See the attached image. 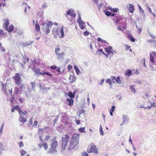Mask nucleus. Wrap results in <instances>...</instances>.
<instances>
[{"instance_id": "nucleus-1", "label": "nucleus", "mask_w": 156, "mask_h": 156, "mask_svg": "<svg viewBox=\"0 0 156 156\" xmlns=\"http://www.w3.org/2000/svg\"><path fill=\"white\" fill-rule=\"evenodd\" d=\"M79 135L77 133L74 134L72 136L69 141V147L68 150H71L74 148L79 143Z\"/></svg>"}, {"instance_id": "nucleus-2", "label": "nucleus", "mask_w": 156, "mask_h": 156, "mask_svg": "<svg viewBox=\"0 0 156 156\" xmlns=\"http://www.w3.org/2000/svg\"><path fill=\"white\" fill-rule=\"evenodd\" d=\"M53 25V23L51 21H50L47 23H43L42 24V29L43 30L46 34H47L50 32V28Z\"/></svg>"}, {"instance_id": "nucleus-3", "label": "nucleus", "mask_w": 156, "mask_h": 156, "mask_svg": "<svg viewBox=\"0 0 156 156\" xmlns=\"http://www.w3.org/2000/svg\"><path fill=\"white\" fill-rule=\"evenodd\" d=\"M69 136L67 134H66L62 138V148L63 150H65L67 146V144L69 140Z\"/></svg>"}, {"instance_id": "nucleus-4", "label": "nucleus", "mask_w": 156, "mask_h": 156, "mask_svg": "<svg viewBox=\"0 0 156 156\" xmlns=\"http://www.w3.org/2000/svg\"><path fill=\"white\" fill-rule=\"evenodd\" d=\"M87 151L88 153H94L95 154L98 153V149L96 148L95 145L94 144H92L91 145L90 148L87 150Z\"/></svg>"}, {"instance_id": "nucleus-5", "label": "nucleus", "mask_w": 156, "mask_h": 156, "mask_svg": "<svg viewBox=\"0 0 156 156\" xmlns=\"http://www.w3.org/2000/svg\"><path fill=\"white\" fill-rule=\"evenodd\" d=\"M52 31L53 32H55L58 35H59V33L60 31L61 34V37H60L61 38L63 37L64 35L63 31V27H62L61 29H59L58 28L57 29L56 31H54L53 30Z\"/></svg>"}, {"instance_id": "nucleus-6", "label": "nucleus", "mask_w": 156, "mask_h": 156, "mask_svg": "<svg viewBox=\"0 0 156 156\" xmlns=\"http://www.w3.org/2000/svg\"><path fill=\"white\" fill-rule=\"evenodd\" d=\"M21 78L19 75V74L18 73H16L15 76V83L18 85H20L21 84L20 80Z\"/></svg>"}, {"instance_id": "nucleus-7", "label": "nucleus", "mask_w": 156, "mask_h": 156, "mask_svg": "<svg viewBox=\"0 0 156 156\" xmlns=\"http://www.w3.org/2000/svg\"><path fill=\"white\" fill-rule=\"evenodd\" d=\"M38 145L40 148H41L42 147H43L45 150H46L48 148L47 143L46 142H44V141H42L38 144Z\"/></svg>"}, {"instance_id": "nucleus-8", "label": "nucleus", "mask_w": 156, "mask_h": 156, "mask_svg": "<svg viewBox=\"0 0 156 156\" xmlns=\"http://www.w3.org/2000/svg\"><path fill=\"white\" fill-rule=\"evenodd\" d=\"M126 7L129 12L131 13H133L135 10L134 5L131 4H129Z\"/></svg>"}, {"instance_id": "nucleus-9", "label": "nucleus", "mask_w": 156, "mask_h": 156, "mask_svg": "<svg viewBox=\"0 0 156 156\" xmlns=\"http://www.w3.org/2000/svg\"><path fill=\"white\" fill-rule=\"evenodd\" d=\"M66 13L68 15L73 16L74 17H76V14L75 13L74 10L72 9H71L67 11Z\"/></svg>"}, {"instance_id": "nucleus-10", "label": "nucleus", "mask_w": 156, "mask_h": 156, "mask_svg": "<svg viewBox=\"0 0 156 156\" xmlns=\"http://www.w3.org/2000/svg\"><path fill=\"white\" fill-rule=\"evenodd\" d=\"M122 119L123 123H127L129 121V118L128 116L125 114L122 115Z\"/></svg>"}, {"instance_id": "nucleus-11", "label": "nucleus", "mask_w": 156, "mask_h": 156, "mask_svg": "<svg viewBox=\"0 0 156 156\" xmlns=\"http://www.w3.org/2000/svg\"><path fill=\"white\" fill-rule=\"evenodd\" d=\"M69 79L70 81V83H73L76 80V77L74 75H70V77L69 78Z\"/></svg>"}, {"instance_id": "nucleus-12", "label": "nucleus", "mask_w": 156, "mask_h": 156, "mask_svg": "<svg viewBox=\"0 0 156 156\" xmlns=\"http://www.w3.org/2000/svg\"><path fill=\"white\" fill-rule=\"evenodd\" d=\"M58 146V141L56 140H53L51 142V147L56 148Z\"/></svg>"}, {"instance_id": "nucleus-13", "label": "nucleus", "mask_w": 156, "mask_h": 156, "mask_svg": "<svg viewBox=\"0 0 156 156\" xmlns=\"http://www.w3.org/2000/svg\"><path fill=\"white\" fill-rule=\"evenodd\" d=\"M57 152V150L55 148H53V147H51L49 150L48 151L47 153L48 154H54Z\"/></svg>"}, {"instance_id": "nucleus-14", "label": "nucleus", "mask_w": 156, "mask_h": 156, "mask_svg": "<svg viewBox=\"0 0 156 156\" xmlns=\"http://www.w3.org/2000/svg\"><path fill=\"white\" fill-rule=\"evenodd\" d=\"M66 100L69 103L68 105L69 106H71L73 105L74 101L73 98H67L66 99Z\"/></svg>"}, {"instance_id": "nucleus-15", "label": "nucleus", "mask_w": 156, "mask_h": 156, "mask_svg": "<svg viewBox=\"0 0 156 156\" xmlns=\"http://www.w3.org/2000/svg\"><path fill=\"white\" fill-rule=\"evenodd\" d=\"M115 81L116 83H118L119 84H124V82L120 79V78L119 76L117 77L116 80H115Z\"/></svg>"}, {"instance_id": "nucleus-16", "label": "nucleus", "mask_w": 156, "mask_h": 156, "mask_svg": "<svg viewBox=\"0 0 156 156\" xmlns=\"http://www.w3.org/2000/svg\"><path fill=\"white\" fill-rule=\"evenodd\" d=\"M137 6L139 9V12L140 13H142V15H143L144 17L145 16V14L144 10L142 9L140 5L138 4Z\"/></svg>"}, {"instance_id": "nucleus-17", "label": "nucleus", "mask_w": 156, "mask_h": 156, "mask_svg": "<svg viewBox=\"0 0 156 156\" xmlns=\"http://www.w3.org/2000/svg\"><path fill=\"white\" fill-rule=\"evenodd\" d=\"M132 74V72L131 70H127L125 73V75L129 77Z\"/></svg>"}, {"instance_id": "nucleus-18", "label": "nucleus", "mask_w": 156, "mask_h": 156, "mask_svg": "<svg viewBox=\"0 0 156 156\" xmlns=\"http://www.w3.org/2000/svg\"><path fill=\"white\" fill-rule=\"evenodd\" d=\"M127 38L129 40L132 42H134L135 41V38L133 37L130 34H128Z\"/></svg>"}, {"instance_id": "nucleus-19", "label": "nucleus", "mask_w": 156, "mask_h": 156, "mask_svg": "<svg viewBox=\"0 0 156 156\" xmlns=\"http://www.w3.org/2000/svg\"><path fill=\"white\" fill-rule=\"evenodd\" d=\"M9 22L8 20H6L3 24V27L5 29H7L9 25Z\"/></svg>"}, {"instance_id": "nucleus-20", "label": "nucleus", "mask_w": 156, "mask_h": 156, "mask_svg": "<svg viewBox=\"0 0 156 156\" xmlns=\"http://www.w3.org/2000/svg\"><path fill=\"white\" fill-rule=\"evenodd\" d=\"M20 117H19V120L20 122H22L23 123H24L25 122L27 121V120L26 119L24 118L23 116L20 115Z\"/></svg>"}, {"instance_id": "nucleus-21", "label": "nucleus", "mask_w": 156, "mask_h": 156, "mask_svg": "<svg viewBox=\"0 0 156 156\" xmlns=\"http://www.w3.org/2000/svg\"><path fill=\"white\" fill-rule=\"evenodd\" d=\"M33 41H30L27 42L25 43H23V45L25 47H26L27 45L29 46L30 45V44H32L33 43Z\"/></svg>"}, {"instance_id": "nucleus-22", "label": "nucleus", "mask_w": 156, "mask_h": 156, "mask_svg": "<svg viewBox=\"0 0 156 156\" xmlns=\"http://www.w3.org/2000/svg\"><path fill=\"white\" fill-rule=\"evenodd\" d=\"M14 28V26L12 25L11 24L9 26V28L8 27V29L6 30H7L9 32H10L13 30Z\"/></svg>"}, {"instance_id": "nucleus-23", "label": "nucleus", "mask_w": 156, "mask_h": 156, "mask_svg": "<svg viewBox=\"0 0 156 156\" xmlns=\"http://www.w3.org/2000/svg\"><path fill=\"white\" fill-rule=\"evenodd\" d=\"M64 54V53L63 52H62L60 53H56V55L57 57V58L58 60H59L60 58H62V55Z\"/></svg>"}, {"instance_id": "nucleus-24", "label": "nucleus", "mask_w": 156, "mask_h": 156, "mask_svg": "<svg viewBox=\"0 0 156 156\" xmlns=\"http://www.w3.org/2000/svg\"><path fill=\"white\" fill-rule=\"evenodd\" d=\"M74 68L76 71V74L77 75L79 74L80 73V71L78 67L76 65H74Z\"/></svg>"}, {"instance_id": "nucleus-25", "label": "nucleus", "mask_w": 156, "mask_h": 156, "mask_svg": "<svg viewBox=\"0 0 156 156\" xmlns=\"http://www.w3.org/2000/svg\"><path fill=\"white\" fill-rule=\"evenodd\" d=\"M68 96L71 98H74L75 97L74 95L73 94V92L69 91L68 93Z\"/></svg>"}, {"instance_id": "nucleus-26", "label": "nucleus", "mask_w": 156, "mask_h": 156, "mask_svg": "<svg viewBox=\"0 0 156 156\" xmlns=\"http://www.w3.org/2000/svg\"><path fill=\"white\" fill-rule=\"evenodd\" d=\"M150 60L151 62L152 63H154L155 62V60L154 59V57L152 55V54L151 53H150Z\"/></svg>"}, {"instance_id": "nucleus-27", "label": "nucleus", "mask_w": 156, "mask_h": 156, "mask_svg": "<svg viewBox=\"0 0 156 156\" xmlns=\"http://www.w3.org/2000/svg\"><path fill=\"white\" fill-rule=\"evenodd\" d=\"M109 9L113 12H117L119 11V9L117 8H112L110 7L109 8Z\"/></svg>"}, {"instance_id": "nucleus-28", "label": "nucleus", "mask_w": 156, "mask_h": 156, "mask_svg": "<svg viewBox=\"0 0 156 156\" xmlns=\"http://www.w3.org/2000/svg\"><path fill=\"white\" fill-rule=\"evenodd\" d=\"M99 130L101 135V136L103 135H104V133L103 131L102 127L101 125H100V126Z\"/></svg>"}, {"instance_id": "nucleus-29", "label": "nucleus", "mask_w": 156, "mask_h": 156, "mask_svg": "<svg viewBox=\"0 0 156 156\" xmlns=\"http://www.w3.org/2000/svg\"><path fill=\"white\" fill-rule=\"evenodd\" d=\"M35 29L37 31H40V26L38 23H36L35 25Z\"/></svg>"}, {"instance_id": "nucleus-30", "label": "nucleus", "mask_w": 156, "mask_h": 156, "mask_svg": "<svg viewBox=\"0 0 156 156\" xmlns=\"http://www.w3.org/2000/svg\"><path fill=\"white\" fill-rule=\"evenodd\" d=\"M150 66L152 68L151 70L154 71L155 69V67L156 66L155 65H154L153 63H150Z\"/></svg>"}, {"instance_id": "nucleus-31", "label": "nucleus", "mask_w": 156, "mask_h": 156, "mask_svg": "<svg viewBox=\"0 0 156 156\" xmlns=\"http://www.w3.org/2000/svg\"><path fill=\"white\" fill-rule=\"evenodd\" d=\"M20 92L19 89L18 88L16 87L15 89V91L14 93L16 95H17Z\"/></svg>"}, {"instance_id": "nucleus-32", "label": "nucleus", "mask_w": 156, "mask_h": 156, "mask_svg": "<svg viewBox=\"0 0 156 156\" xmlns=\"http://www.w3.org/2000/svg\"><path fill=\"white\" fill-rule=\"evenodd\" d=\"M98 52L102 53L103 54L105 55L107 57V54H105L103 51L102 49H98Z\"/></svg>"}, {"instance_id": "nucleus-33", "label": "nucleus", "mask_w": 156, "mask_h": 156, "mask_svg": "<svg viewBox=\"0 0 156 156\" xmlns=\"http://www.w3.org/2000/svg\"><path fill=\"white\" fill-rule=\"evenodd\" d=\"M19 113L20 115L21 116V114L24 115H25L27 114V112L26 111H25L24 112H23L22 110L21 109V111L19 112Z\"/></svg>"}, {"instance_id": "nucleus-34", "label": "nucleus", "mask_w": 156, "mask_h": 156, "mask_svg": "<svg viewBox=\"0 0 156 156\" xmlns=\"http://www.w3.org/2000/svg\"><path fill=\"white\" fill-rule=\"evenodd\" d=\"M129 89L133 92L134 93H135L136 90L133 85L130 86L129 87Z\"/></svg>"}, {"instance_id": "nucleus-35", "label": "nucleus", "mask_w": 156, "mask_h": 156, "mask_svg": "<svg viewBox=\"0 0 156 156\" xmlns=\"http://www.w3.org/2000/svg\"><path fill=\"white\" fill-rule=\"evenodd\" d=\"M85 112V111L83 109H80L79 111V116H80V115L82 113H84Z\"/></svg>"}, {"instance_id": "nucleus-36", "label": "nucleus", "mask_w": 156, "mask_h": 156, "mask_svg": "<svg viewBox=\"0 0 156 156\" xmlns=\"http://www.w3.org/2000/svg\"><path fill=\"white\" fill-rule=\"evenodd\" d=\"M14 109L15 110H17L19 112L21 111V109L20 108V107L18 105H16L14 107Z\"/></svg>"}, {"instance_id": "nucleus-37", "label": "nucleus", "mask_w": 156, "mask_h": 156, "mask_svg": "<svg viewBox=\"0 0 156 156\" xmlns=\"http://www.w3.org/2000/svg\"><path fill=\"white\" fill-rule=\"evenodd\" d=\"M37 13L38 16L42 17L43 15L44 12L43 11H42L41 12H37Z\"/></svg>"}, {"instance_id": "nucleus-38", "label": "nucleus", "mask_w": 156, "mask_h": 156, "mask_svg": "<svg viewBox=\"0 0 156 156\" xmlns=\"http://www.w3.org/2000/svg\"><path fill=\"white\" fill-rule=\"evenodd\" d=\"M111 12L109 11H106L105 12V15L107 16H111Z\"/></svg>"}, {"instance_id": "nucleus-39", "label": "nucleus", "mask_w": 156, "mask_h": 156, "mask_svg": "<svg viewBox=\"0 0 156 156\" xmlns=\"http://www.w3.org/2000/svg\"><path fill=\"white\" fill-rule=\"evenodd\" d=\"M79 131L81 133H84L85 131V128L84 127L82 128H80L79 129Z\"/></svg>"}, {"instance_id": "nucleus-40", "label": "nucleus", "mask_w": 156, "mask_h": 156, "mask_svg": "<svg viewBox=\"0 0 156 156\" xmlns=\"http://www.w3.org/2000/svg\"><path fill=\"white\" fill-rule=\"evenodd\" d=\"M77 22H78L79 23V26L80 27V28H81V29L82 30L84 28V26L80 22V21H79L78 20H77Z\"/></svg>"}, {"instance_id": "nucleus-41", "label": "nucleus", "mask_w": 156, "mask_h": 156, "mask_svg": "<svg viewBox=\"0 0 156 156\" xmlns=\"http://www.w3.org/2000/svg\"><path fill=\"white\" fill-rule=\"evenodd\" d=\"M2 91H3V93H5L6 95H7L8 94H7V90H6V88H2Z\"/></svg>"}, {"instance_id": "nucleus-42", "label": "nucleus", "mask_w": 156, "mask_h": 156, "mask_svg": "<svg viewBox=\"0 0 156 156\" xmlns=\"http://www.w3.org/2000/svg\"><path fill=\"white\" fill-rule=\"evenodd\" d=\"M3 148L2 147V143L0 142V155L2 153V151Z\"/></svg>"}, {"instance_id": "nucleus-43", "label": "nucleus", "mask_w": 156, "mask_h": 156, "mask_svg": "<svg viewBox=\"0 0 156 156\" xmlns=\"http://www.w3.org/2000/svg\"><path fill=\"white\" fill-rule=\"evenodd\" d=\"M30 84L33 89L34 90L35 87V83L33 82H30Z\"/></svg>"}, {"instance_id": "nucleus-44", "label": "nucleus", "mask_w": 156, "mask_h": 156, "mask_svg": "<svg viewBox=\"0 0 156 156\" xmlns=\"http://www.w3.org/2000/svg\"><path fill=\"white\" fill-rule=\"evenodd\" d=\"M20 154L22 156H23L26 154V151L22 150L20 151Z\"/></svg>"}, {"instance_id": "nucleus-45", "label": "nucleus", "mask_w": 156, "mask_h": 156, "mask_svg": "<svg viewBox=\"0 0 156 156\" xmlns=\"http://www.w3.org/2000/svg\"><path fill=\"white\" fill-rule=\"evenodd\" d=\"M89 34V32L87 31H84L83 33V34L85 36H87Z\"/></svg>"}, {"instance_id": "nucleus-46", "label": "nucleus", "mask_w": 156, "mask_h": 156, "mask_svg": "<svg viewBox=\"0 0 156 156\" xmlns=\"http://www.w3.org/2000/svg\"><path fill=\"white\" fill-rule=\"evenodd\" d=\"M4 125V123H3L2 124V126L0 129V133H2V132Z\"/></svg>"}, {"instance_id": "nucleus-47", "label": "nucleus", "mask_w": 156, "mask_h": 156, "mask_svg": "<svg viewBox=\"0 0 156 156\" xmlns=\"http://www.w3.org/2000/svg\"><path fill=\"white\" fill-rule=\"evenodd\" d=\"M37 121H35L33 125V126L34 127H37Z\"/></svg>"}, {"instance_id": "nucleus-48", "label": "nucleus", "mask_w": 156, "mask_h": 156, "mask_svg": "<svg viewBox=\"0 0 156 156\" xmlns=\"http://www.w3.org/2000/svg\"><path fill=\"white\" fill-rule=\"evenodd\" d=\"M115 107L114 105L112 106V107L110 109V111L114 112L115 111Z\"/></svg>"}, {"instance_id": "nucleus-49", "label": "nucleus", "mask_w": 156, "mask_h": 156, "mask_svg": "<svg viewBox=\"0 0 156 156\" xmlns=\"http://www.w3.org/2000/svg\"><path fill=\"white\" fill-rule=\"evenodd\" d=\"M121 20L119 19H116L114 20V21L116 23H118Z\"/></svg>"}, {"instance_id": "nucleus-50", "label": "nucleus", "mask_w": 156, "mask_h": 156, "mask_svg": "<svg viewBox=\"0 0 156 156\" xmlns=\"http://www.w3.org/2000/svg\"><path fill=\"white\" fill-rule=\"evenodd\" d=\"M46 75L50 77H52L53 76L52 74L51 73H50L49 72H46Z\"/></svg>"}, {"instance_id": "nucleus-51", "label": "nucleus", "mask_w": 156, "mask_h": 156, "mask_svg": "<svg viewBox=\"0 0 156 156\" xmlns=\"http://www.w3.org/2000/svg\"><path fill=\"white\" fill-rule=\"evenodd\" d=\"M41 90L44 93L45 92L47 91V90L46 89V88L44 87H42L41 88Z\"/></svg>"}, {"instance_id": "nucleus-52", "label": "nucleus", "mask_w": 156, "mask_h": 156, "mask_svg": "<svg viewBox=\"0 0 156 156\" xmlns=\"http://www.w3.org/2000/svg\"><path fill=\"white\" fill-rule=\"evenodd\" d=\"M34 71L37 74H38L40 71V69H37L36 70H34Z\"/></svg>"}, {"instance_id": "nucleus-53", "label": "nucleus", "mask_w": 156, "mask_h": 156, "mask_svg": "<svg viewBox=\"0 0 156 156\" xmlns=\"http://www.w3.org/2000/svg\"><path fill=\"white\" fill-rule=\"evenodd\" d=\"M19 147H22L23 146H24V144L23 142L22 141H21L20 142V144H19Z\"/></svg>"}, {"instance_id": "nucleus-54", "label": "nucleus", "mask_w": 156, "mask_h": 156, "mask_svg": "<svg viewBox=\"0 0 156 156\" xmlns=\"http://www.w3.org/2000/svg\"><path fill=\"white\" fill-rule=\"evenodd\" d=\"M105 51L108 53V54L109 53V51H110V50H109V48H108L107 47V48H105Z\"/></svg>"}, {"instance_id": "nucleus-55", "label": "nucleus", "mask_w": 156, "mask_h": 156, "mask_svg": "<svg viewBox=\"0 0 156 156\" xmlns=\"http://www.w3.org/2000/svg\"><path fill=\"white\" fill-rule=\"evenodd\" d=\"M149 34L150 35V36L153 39H155L156 38V36L155 35H153L150 33H149Z\"/></svg>"}, {"instance_id": "nucleus-56", "label": "nucleus", "mask_w": 156, "mask_h": 156, "mask_svg": "<svg viewBox=\"0 0 156 156\" xmlns=\"http://www.w3.org/2000/svg\"><path fill=\"white\" fill-rule=\"evenodd\" d=\"M105 82L106 83H110L111 82V79H108L106 80Z\"/></svg>"}, {"instance_id": "nucleus-57", "label": "nucleus", "mask_w": 156, "mask_h": 156, "mask_svg": "<svg viewBox=\"0 0 156 156\" xmlns=\"http://www.w3.org/2000/svg\"><path fill=\"white\" fill-rule=\"evenodd\" d=\"M60 50V49L59 48H56L55 50V52L56 53H58V52Z\"/></svg>"}, {"instance_id": "nucleus-58", "label": "nucleus", "mask_w": 156, "mask_h": 156, "mask_svg": "<svg viewBox=\"0 0 156 156\" xmlns=\"http://www.w3.org/2000/svg\"><path fill=\"white\" fill-rule=\"evenodd\" d=\"M50 68L52 69H56L57 66H50Z\"/></svg>"}, {"instance_id": "nucleus-59", "label": "nucleus", "mask_w": 156, "mask_h": 156, "mask_svg": "<svg viewBox=\"0 0 156 156\" xmlns=\"http://www.w3.org/2000/svg\"><path fill=\"white\" fill-rule=\"evenodd\" d=\"M56 71L58 73H60V74H62L63 72H63H62L60 71V68L58 67L56 69Z\"/></svg>"}, {"instance_id": "nucleus-60", "label": "nucleus", "mask_w": 156, "mask_h": 156, "mask_svg": "<svg viewBox=\"0 0 156 156\" xmlns=\"http://www.w3.org/2000/svg\"><path fill=\"white\" fill-rule=\"evenodd\" d=\"M0 34H2V36L5 35V33L4 32L3 30H0Z\"/></svg>"}, {"instance_id": "nucleus-61", "label": "nucleus", "mask_w": 156, "mask_h": 156, "mask_svg": "<svg viewBox=\"0 0 156 156\" xmlns=\"http://www.w3.org/2000/svg\"><path fill=\"white\" fill-rule=\"evenodd\" d=\"M109 54H110V55L111 56H113L114 55V53L113 52V51L110 50L109 51V53H108Z\"/></svg>"}, {"instance_id": "nucleus-62", "label": "nucleus", "mask_w": 156, "mask_h": 156, "mask_svg": "<svg viewBox=\"0 0 156 156\" xmlns=\"http://www.w3.org/2000/svg\"><path fill=\"white\" fill-rule=\"evenodd\" d=\"M82 156H89V155L86 152H84L82 154Z\"/></svg>"}, {"instance_id": "nucleus-63", "label": "nucleus", "mask_w": 156, "mask_h": 156, "mask_svg": "<svg viewBox=\"0 0 156 156\" xmlns=\"http://www.w3.org/2000/svg\"><path fill=\"white\" fill-rule=\"evenodd\" d=\"M9 94H10V95H12V88H11V89H10V90H9Z\"/></svg>"}, {"instance_id": "nucleus-64", "label": "nucleus", "mask_w": 156, "mask_h": 156, "mask_svg": "<svg viewBox=\"0 0 156 156\" xmlns=\"http://www.w3.org/2000/svg\"><path fill=\"white\" fill-rule=\"evenodd\" d=\"M104 79H102L101 80V82L100 83V84L101 85H103V84L104 82Z\"/></svg>"}]
</instances>
